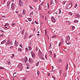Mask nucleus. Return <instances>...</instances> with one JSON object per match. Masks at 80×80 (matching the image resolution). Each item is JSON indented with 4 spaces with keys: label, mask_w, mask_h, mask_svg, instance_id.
Returning <instances> with one entry per match:
<instances>
[{
    "label": "nucleus",
    "mask_w": 80,
    "mask_h": 80,
    "mask_svg": "<svg viewBox=\"0 0 80 80\" xmlns=\"http://www.w3.org/2000/svg\"><path fill=\"white\" fill-rule=\"evenodd\" d=\"M28 20L29 22H31L32 21V18H28Z\"/></svg>",
    "instance_id": "nucleus-19"
},
{
    "label": "nucleus",
    "mask_w": 80,
    "mask_h": 80,
    "mask_svg": "<svg viewBox=\"0 0 80 80\" xmlns=\"http://www.w3.org/2000/svg\"><path fill=\"white\" fill-rule=\"evenodd\" d=\"M60 73L61 74H62V70H60Z\"/></svg>",
    "instance_id": "nucleus-55"
},
{
    "label": "nucleus",
    "mask_w": 80,
    "mask_h": 80,
    "mask_svg": "<svg viewBox=\"0 0 80 80\" xmlns=\"http://www.w3.org/2000/svg\"><path fill=\"white\" fill-rule=\"evenodd\" d=\"M74 22L75 23H78V21H77V20L74 21Z\"/></svg>",
    "instance_id": "nucleus-37"
},
{
    "label": "nucleus",
    "mask_w": 80,
    "mask_h": 80,
    "mask_svg": "<svg viewBox=\"0 0 80 80\" xmlns=\"http://www.w3.org/2000/svg\"><path fill=\"white\" fill-rule=\"evenodd\" d=\"M30 15H33V12H31L30 13Z\"/></svg>",
    "instance_id": "nucleus-47"
},
{
    "label": "nucleus",
    "mask_w": 80,
    "mask_h": 80,
    "mask_svg": "<svg viewBox=\"0 0 80 80\" xmlns=\"http://www.w3.org/2000/svg\"><path fill=\"white\" fill-rule=\"evenodd\" d=\"M66 1H64L62 2V3H63V4H64V5H65V4L66 3Z\"/></svg>",
    "instance_id": "nucleus-28"
},
{
    "label": "nucleus",
    "mask_w": 80,
    "mask_h": 80,
    "mask_svg": "<svg viewBox=\"0 0 80 80\" xmlns=\"http://www.w3.org/2000/svg\"><path fill=\"white\" fill-rule=\"evenodd\" d=\"M47 30H45V35H47Z\"/></svg>",
    "instance_id": "nucleus-44"
},
{
    "label": "nucleus",
    "mask_w": 80,
    "mask_h": 80,
    "mask_svg": "<svg viewBox=\"0 0 80 80\" xmlns=\"http://www.w3.org/2000/svg\"><path fill=\"white\" fill-rule=\"evenodd\" d=\"M38 65H39V62H38L37 63H36V67H38Z\"/></svg>",
    "instance_id": "nucleus-23"
},
{
    "label": "nucleus",
    "mask_w": 80,
    "mask_h": 80,
    "mask_svg": "<svg viewBox=\"0 0 80 80\" xmlns=\"http://www.w3.org/2000/svg\"><path fill=\"white\" fill-rule=\"evenodd\" d=\"M37 35L38 36H39V35H40V34H37Z\"/></svg>",
    "instance_id": "nucleus-64"
},
{
    "label": "nucleus",
    "mask_w": 80,
    "mask_h": 80,
    "mask_svg": "<svg viewBox=\"0 0 80 80\" xmlns=\"http://www.w3.org/2000/svg\"><path fill=\"white\" fill-rule=\"evenodd\" d=\"M15 45V46H16V47H18V45H17V44L16 43H14Z\"/></svg>",
    "instance_id": "nucleus-46"
},
{
    "label": "nucleus",
    "mask_w": 80,
    "mask_h": 80,
    "mask_svg": "<svg viewBox=\"0 0 80 80\" xmlns=\"http://www.w3.org/2000/svg\"><path fill=\"white\" fill-rule=\"evenodd\" d=\"M11 3V1H10L7 2V6H9V5H10V4Z\"/></svg>",
    "instance_id": "nucleus-12"
},
{
    "label": "nucleus",
    "mask_w": 80,
    "mask_h": 80,
    "mask_svg": "<svg viewBox=\"0 0 80 80\" xmlns=\"http://www.w3.org/2000/svg\"><path fill=\"white\" fill-rule=\"evenodd\" d=\"M3 36V34H2L1 35H0V37H2Z\"/></svg>",
    "instance_id": "nucleus-50"
},
{
    "label": "nucleus",
    "mask_w": 80,
    "mask_h": 80,
    "mask_svg": "<svg viewBox=\"0 0 80 80\" xmlns=\"http://www.w3.org/2000/svg\"><path fill=\"white\" fill-rule=\"evenodd\" d=\"M38 55H39V56H40V58H41V59H42V60H44V58L43 57V56H42L41 55L40 56V52H39Z\"/></svg>",
    "instance_id": "nucleus-10"
},
{
    "label": "nucleus",
    "mask_w": 80,
    "mask_h": 80,
    "mask_svg": "<svg viewBox=\"0 0 80 80\" xmlns=\"http://www.w3.org/2000/svg\"><path fill=\"white\" fill-rule=\"evenodd\" d=\"M41 18H44V16H42Z\"/></svg>",
    "instance_id": "nucleus-53"
},
{
    "label": "nucleus",
    "mask_w": 80,
    "mask_h": 80,
    "mask_svg": "<svg viewBox=\"0 0 80 80\" xmlns=\"http://www.w3.org/2000/svg\"><path fill=\"white\" fill-rule=\"evenodd\" d=\"M58 61L59 62V63H61V62H62V60L59 59Z\"/></svg>",
    "instance_id": "nucleus-15"
},
{
    "label": "nucleus",
    "mask_w": 80,
    "mask_h": 80,
    "mask_svg": "<svg viewBox=\"0 0 80 80\" xmlns=\"http://www.w3.org/2000/svg\"><path fill=\"white\" fill-rule=\"evenodd\" d=\"M75 17L76 18H78L80 17V15L78 14H76L75 15Z\"/></svg>",
    "instance_id": "nucleus-11"
},
{
    "label": "nucleus",
    "mask_w": 80,
    "mask_h": 80,
    "mask_svg": "<svg viewBox=\"0 0 80 80\" xmlns=\"http://www.w3.org/2000/svg\"><path fill=\"white\" fill-rule=\"evenodd\" d=\"M55 3H57V0H55Z\"/></svg>",
    "instance_id": "nucleus-58"
},
{
    "label": "nucleus",
    "mask_w": 80,
    "mask_h": 80,
    "mask_svg": "<svg viewBox=\"0 0 80 80\" xmlns=\"http://www.w3.org/2000/svg\"><path fill=\"white\" fill-rule=\"evenodd\" d=\"M50 76V73H49L48 74V76Z\"/></svg>",
    "instance_id": "nucleus-56"
},
{
    "label": "nucleus",
    "mask_w": 80,
    "mask_h": 80,
    "mask_svg": "<svg viewBox=\"0 0 80 80\" xmlns=\"http://www.w3.org/2000/svg\"><path fill=\"white\" fill-rule=\"evenodd\" d=\"M11 8L12 10H13V9L15 8V3H14L13 2L12 3L11 5Z\"/></svg>",
    "instance_id": "nucleus-6"
},
{
    "label": "nucleus",
    "mask_w": 80,
    "mask_h": 80,
    "mask_svg": "<svg viewBox=\"0 0 80 80\" xmlns=\"http://www.w3.org/2000/svg\"><path fill=\"white\" fill-rule=\"evenodd\" d=\"M32 25H34L35 22H32Z\"/></svg>",
    "instance_id": "nucleus-60"
},
{
    "label": "nucleus",
    "mask_w": 80,
    "mask_h": 80,
    "mask_svg": "<svg viewBox=\"0 0 80 80\" xmlns=\"http://www.w3.org/2000/svg\"><path fill=\"white\" fill-rule=\"evenodd\" d=\"M29 8L30 9H31L32 10V9H33V8L31 6L29 7Z\"/></svg>",
    "instance_id": "nucleus-40"
},
{
    "label": "nucleus",
    "mask_w": 80,
    "mask_h": 80,
    "mask_svg": "<svg viewBox=\"0 0 80 80\" xmlns=\"http://www.w3.org/2000/svg\"><path fill=\"white\" fill-rule=\"evenodd\" d=\"M48 4V7H49V4H48V3H47Z\"/></svg>",
    "instance_id": "nucleus-62"
},
{
    "label": "nucleus",
    "mask_w": 80,
    "mask_h": 80,
    "mask_svg": "<svg viewBox=\"0 0 80 80\" xmlns=\"http://www.w3.org/2000/svg\"><path fill=\"white\" fill-rule=\"evenodd\" d=\"M33 1L34 2H38V0H33Z\"/></svg>",
    "instance_id": "nucleus-49"
},
{
    "label": "nucleus",
    "mask_w": 80,
    "mask_h": 80,
    "mask_svg": "<svg viewBox=\"0 0 80 80\" xmlns=\"http://www.w3.org/2000/svg\"><path fill=\"white\" fill-rule=\"evenodd\" d=\"M18 17H22V15L21 14H19L18 15Z\"/></svg>",
    "instance_id": "nucleus-29"
},
{
    "label": "nucleus",
    "mask_w": 80,
    "mask_h": 80,
    "mask_svg": "<svg viewBox=\"0 0 80 80\" xmlns=\"http://www.w3.org/2000/svg\"><path fill=\"white\" fill-rule=\"evenodd\" d=\"M26 65H27V66H29V63H28L26 64Z\"/></svg>",
    "instance_id": "nucleus-52"
},
{
    "label": "nucleus",
    "mask_w": 80,
    "mask_h": 80,
    "mask_svg": "<svg viewBox=\"0 0 80 80\" xmlns=\"http://www.w3.org/2000/svg\"><path fill=\"white\" fill-rule=\"evenodd\" d=\"M38 10H41V7H40V5L39 6Z\"/></svg>",
    "instance_id": "nucleus-33"
},
{
    "label": "nucleus",
    "mask_w": 80,
    "mask_h": 80,
    "mask_svg": "<svg viewBox=\"0 0 80 80\" xmlns=\"http://www.w3.org/2000/svg\"><path fill=\"white\" fill-rule=\"evenodd\" d=\"M25 50H26V52H28V48H26Z\"/></svg>",
    "instance_id": "nucleus-35"
},
{
    "label": "nucleus",
    "mask_w": 80,
    "mask_h": 80,
    "mask_svg": "<svg viewBox=\"0 0 80 80\" xmlns=\"http://www.w3.org/2000/svg\"><path fill=\"white\" fill-rule=\"evenodd\" d=\"M33 37V35H31L29 36V38H31V37Z\"/></svg>",
    "instance_id": "nucleus-41"
},
{
    "label": "nucleus",
    "mask_w": 80,
    "mask_h": 80,
    "mask_svg": "<svg viewBox=\"0 0 80 80\" xmlns=\"http://www.w3.org/2000/svg\"><path fill=\"white\" fill-rule=\"evenodd\" d=\"M72 3L71 2L67 5L66 8L68 9L72 7Z\"/></svg>",
    "instance_id": "nucleus-1"
},
{
    "label": "nucleus",
    "mask_w": 80,
    "mask_h": 80,
    "mask_svg": "<svg viewBox=\"0 0 80 80\" xmlns=\"http://www.w3.org/2000/svg\"><path fill=\"white\" fill-rule=\"evenodd\" d=\"M16 75H17V73H14L13 74V76H14V77H16Z\"/></svg>",
    "instance_id": "nucleus-31"
},
{
    "label": "nucleus",
    "mask_w": 80,
    "mask_h": 80,
    "mask_svg": "<svg viewBox=\"0 0 80 80\" xmlns=\"http://www.w3.org/2000/svg\"><path fill=\"white\" fill-rule=\"evenodd\" d=\"M18 50L20 52H22V49L20 48H19Z\"/></svg>",
    "instance_id": "nucleus-30"
},
{
    "label": "nucleus",
    "mask_w": 80,
    "mask_h": 80,
    "mask_svg": "<svg viewBox=\"0 0 80 80\" xmlns=\"http://www.w3.org/2000/svg\"><path fill=\"white\" fill-rule=\"evenodd\" d=\"M69 14L70 15H73V13L71 12H69Z\"/></svg>",
    "instance_id": "nucleus-36"
},
{
    "label": "nucleus",
    "mask_w": 80,
    "mask_h": 80,
    "mask_svg": "<svg viewBox=\"0 0 80 80\" xmlns=\"http://www.w3.org/2000/svg\"><path fill=\"white\" fill-rule=\"evenodd\" d=\"M77 6H78V5H77V4L76 3L75 4V5L74 6V8H77Z\"/></svg>",
    "instance_id": "nucleus-21"
},
{
    "label": "nucleus",
    "mask_w": 80,
    "mask_h": 80,
    "mask_svg": "<svg viewBox=\"0 0 80 80\" xmlns=\"http://www.w3.org/2000/svg\"><path fill=\"white\" fill-rule=\"evenodd\" d=\"M35 22L36 23V24H38V22H37L36 21H35Z\"/></svg>",
    "instance_id": "nucleus-48"
},
{
    "label": "nucleus",
    "mask_w": 80,
    "mask_h": 80,
    "mask_svg": "<svg viewBox=\"0 0 80 80\" xmlns=\"http://www.w3.org/2000/svg\"><path fill=\"white\" fill-rule=\"evenodd\" d=\"M24 62H25V63H27V62H28V58L27 57H25Z\"/></svg>",
    "instance_id": "nucleus-9"
},
{
    "label": "nucleus",
    "mask_w": 80,
    "mask_h": 80,
    "mask_svg": "<svg viewBox=\"0 0 80 80\" xmlns=\"http://www.w3.org/2000/svg\"><path fill=\"white\" fill-rule=\"evenodd\" d=\"M56 54L54 53V58H56Z\"/></svg>",
    "instance_id": "nucleus-38"
},
{
    "label": "nucleus",
    "mask_w": 80,
    "mask_h": 80,
    "mask_svg": "<svg viewBox=\"0 0 80 80\" xmlns=\"http://www.w3.org/2000/svg\"><path fill=\"white\" fill-rule=\"evenodd\" d=\"M15 43H16L17 44H18V42H17L16 40L15 41Z\"/></svg>",
    "instance_id": "nucleus-39"
},
{
    "label": "nucleus",
    "mask_w": 80,
    "mask_h": 80,
    "mask_svg": "<svg viewBox=\"0 0 80 80\" xmlns=\"http://www.w3.org/2000/svg\"><path fill=\"white\" fill-rule=\"evenodd\" d=\"M18 68H19L20 70H22L23 69V66H22V64H19L18 65Z\"/></svg>",
    "instance_id": "nucleus-4"
},
{
    "label": "nucleus",
    "mask_w": 80,
    "mask_h": 80,
    "mask_svg": "<svg viewBox=\"0 0 80 80\" xmlns=\"http://www.w3.org/2000/svg\"><path fill=\"white\" fill-rule=\"evenodd\" d=\"M68 63H67V65L66 67V68H65L66 70H67L68 69Z\"/></svg>",
    "instance_id": "nucleus-17"
},
{
    "label": "nucleus",
    "mask_w": 80,
    "mask_h": 80,
    "mask_svg": "<svg viewBox=\"0 0 80 80\" xmlns=\"http://www.w3.org/2000/svg\"><path fill=\"white\" fill-rule=\"evenodd\" d=\"M51 20L52 22H54V23H55V22H56V20H55V19L53 16H52L51 18Z\"/></svg>",
    "instance_id": "nucleus-5"
},
{
    "label": "nucleus",
    "mask_w": 80,
    "mask_h": 80,
    "mask_svg": "<svg viewBox=\"0 0 80 80\" xmlns=\"http://www.w3.org/2000/svg\"><path fill=\"white\" fill-rule=\"evenodd\" d=\"M67 45H70V44H71V43L70 42H68V43H67V41H65Z\"/></svg>",
    "instance_id": "nucleus-26"
},
{
    "label": "nucleus",
    "mask_w": 80,
    "mask_h": 80,
    "mask_svg": "<svg viewBox=\"0 0 80 80\" xmlns=\"http://www.w3.org/2000/svg\"><path fill=\"white\" fill-rule=\"evenodd\" d=\"M8 65H9L10 63H11V62L10 61H8L7 62Z\"/></svg>",
    "instance_id": "nucleus-32"
},
{
    "label": "nucleus",
    "mask_w": 80,
    "mask_h": 80,
    "mask_svg": "<svg viewBox=\"0 0 80 80\" xmlns=\"http://www.w3.org/2000/svg\"><path fill=\"white\" fill-rule=\"evenodd\" d=\"M59 14H60V13H61V10L59 9Z\"/></svg>",
    "instance_id": "nucleus-43"
},
{
    "label": "nucleus",
    "mask_w": 80,
    "mask_h": 80,
    "mask_svg": "<svg viewBox=\"0 0 80 80\" xmlns=\"http://www.w3.org/2000/svg\"><path fill=\"white\" fill-rule=\"evenodd\" d=\"M49 53H50L51 55H52V51H49Z\"/></svg>",
    "instance_id": "nucleus-51"
},
{
    "label": "nucleus",
    "mask_w": 80,
    "mask_h": 80,
    "mask_svg": "<svg viewBox=\"0 0 80 80\" xmlns=\"http://www.w3.org/2000/svg\"><path fill=\"white\" fill-rule=\"evenodd\" d=\"M37 73L38 75H40V72H39V71H38V70L37 71Z\"/></svg>",
    "instance_id": "nucleus-20"
},
{
    "label": "nucleus",
    "mask_w": 80,
    "mask_h": 80,
    "mask_svg": "<svg viewBox=\"0 0 80 80\" xmlns=\"http://www.w3.org/2000/svg\"><path fill=\"white\" fill-rule=\"evenodd\" d=\"M19 0L20 7H22V6H23V2H22L21 0Z\"/></svg>",
    "instance_id": "nucleus-3"
},
{
    "label": "nucleus",
    "mask_w": 80,
    "mask_h": 80,
    "mask_svg": "<svg viewBox=\"0 0 80 80\" xmlns=\"http://www.w3.org/2000/svg\"><path fill=\"white\" fill-rule=\"evenodd\" d=\"M66 40L67 41V42H69V41H70V36H68L66 38Z\"/></svg>",
    "instance_id": "nucleus-8"
},
{
    "label": "nucleus",
    "mask_w": 80,
    "mask_h": 80,
    "mask_svg": "<svg viewBox=\"0 0 80 80\" xmlns=\"http://www.w3.org/2000/svg\"><path fill=\"white\" fill-rule=\"evenodd\" d=\"M53 0H51V2H50V4L51 5H52L53 3Z\"/></svg>",
    "instance_id": "nucleus-16"
},
{
    "label": "nucleus",
    "mask_w": 80,
    "mask_h": 80,
    "mask_svg": "<svg viewBox=\"0 0 80 80\" xmlns=\"http://www.w3.org/2000/svg\"><path fill=\"white\" fill-rule=\"evenodd\" d=\"M12 40L10 39H8L7 40L8 45H10V44H11V43H12Z\"/></svg>",
    "instance_id": "nucleus-7"
},
{
    "label": "nucleus",
    "mask_w": 80,
    "mask_h": 80,
    "mask_svg": "<svg viewBox=\"0 0 80 80\" xmlns=\"http://www.w3.org/2000/svg\"><path fill=\"white\" fill-rule=\"evenodd\" d=\"M19 46H20V47H21V48H22V44H20L19 45Z\"/></svg>",
    "instance_id": "nucleus-54"
},
{
    "label": "nucleus",
    "mask_w": 80,
    "mask_h": 80,
    "mask_svg": "<svg viewBox=\"0 0 80 80\" xmlns=\"http://www.w3.org/2000/svg\"><path fill=\"white\" fill-rule=\"evenodd\" d=\"M22 14L23 15H25V10H23Z\"/></svg>",
    "instance_id": "nucleus-13"
},
{
    "label": "nucleus",
    "mask_w": 80,
    "mask_h": 80,
    "mask_svg": "<svg viewBox=\"0 0 80 80\" xmlns=\"http://www.w3.org/2000/svg\"><path fill=\"white\" fill-rule=\"evenodd\" d=\"M62 42H59V47H60V45H62Z\"/></svg>",
    "instance_id": "nucleus-24"
},
{
    "label": "nucleus",
    "mask_w": 80,
    "mask_h": 80,
    "mask_svg": "<svg viewBox=\"0 0 80 80\" xmlns=\"http://www.w3.org/2000/svg\"><path fill=\"white\" fill-rule=\"evenodd\" d=\"M75 28V27L74 26H72V30H74Z\"/></svg>",
    "instance_id": "nucleus-25"
},
{
    "label": "nucleus",
    "mask_w": 80,
    "mask_h": 80,
    "mask_svg": "<svg viewBox=\"0 0 80 80\" xmlns=\"http://www.w3.org/2000/svg\"><path fill=\"white\" fill-rule=\"evenodd\" d=\"M16 13H18V11H16Z\"/></svg>",
    "instance_id": "nucleus-57"
},
{
    "label": "nucleus",
    "mask_w": 80,
    "mask_h": 80,
    "mask_svg": "<svg viewBox=\"0 0 80 80\" xmlns=\"http://www.w3.org/2000/svg\"><path fill=\"white\" fill-rule=\"evenodd\" d=\"M52 78H54V79H55V77H54L53 76H52Z\"/></svg>",
    "instance_id": "nucleus-59"
},
{
    "label": "nucleus",
    "mask_w": 80,
    "mask_h": 80,
    "mask_svg": "<svg viewBox=\"0 0 80 80\" xmlns=\"http://www.w3.org/2000/svg\"><path fill=\"white\" fill-rule=\"evenodd\" d=\"M28 48H29V50H30V51L31 50H32V48H31V47H28Z\"/></svg>",
    "instance_id": "nucleus-27"
},
{
    "label": "nucleus",
    "mask_w": 80,
    "mask_h": 80,
    "mask_svg": "<svg viewBox=\"0 0 80 80\" xmlns=\"http://www.w3.org/2000/svg\"><path fill=\"white\" fill-rule=\"evenodd\" d=\"M57 37V35H55L54 36H52V38H55V37Z\"/></svg>",
    "instance_id": "nucleus-34"
},
{
    "label": "nucleus",
    "mask_w": 80,
    "mask_h": 80,
    "mask_svg": "<svg viewBox=\"0 0 80 80\" xmlns=\"http://www.w3.org/2000/svg\"><path fill=\"white\" fill-rule=\"evenodd\" d=\"M16 25V24L15 23H12V27H13V26H14L15 25Z\"/></svg>",
    "instance_id": "nucleus-22"
},
{
    "label": "nucleus",
    "mask_w": 80,
    "mask_h": 80,
    "mask_svg": "<svg viewBox=\"0 0 80 80\" xmlns=\"http://www.w3.org/2000/svg\"><path fill=\"white\" fill-rule=\"evenodd\" d=\"M15 57V54H12V57H11V58H13Z\"/></svg>",
    "instance_id": "nucleus-18"
},
{
    "label": "nucleus",
    "mask_w": 80,
    "mask_h": 80,
    "mask_svg": "<svg viewBox=\"0 0 80 80\" xmlns=\"http://www.w3.org/2000/svg\"><path fill=\"white\" fill-rule=\"evenodd\" d=\"M31 54L32 55V57L33 58H35V53L33 51H31Z\"/></svg>",
    "instance_id": "nucleus-2"
},
{
    "label": "nucleus",
    "mask_w": 80,
    "mask_h": 80,
    "mask_svg": "<svg viewBox=\"0 0 80 80\" xmlns=\"http://www.w3.org/2000/svg\"><path fill=\"white\" fill-rule=\"evenodd\" d=\"M23 33H24V31H22V32H21L22 35H23Z\"/></svg>",
    "instance_id": "nucleus-42"
},
{
    "label": "nucleus",
    "mask_w": 80,
    "mask_h": 80,
    "mask_svg": "<svg viewBox=\"0 0 80 80\" xmlns=\"http://www.w3.org/2000/svg\"><path fill=\"white\" fill-rule=\"evenodd\" d=\"M2 17L3 18H5V16H2Z\"/></svg>",
    "instance_id": "nucleus-61"
},
{
    "label": "nucleus",
    "mask_w": 80,
    "mask_h": 80,
    "mask_svg": "<svg viewBox=\"0 0 80 80\" xmlns=\"http://www.w3.org/2000/svg\"><path fill=\"white\" fill-rule=\"evenodd\" d=\"M27 33L26 32L25 35V37H27Z\"/></svg>",
    "instance_id": "nucleus-45"
},
{
    "label": "nucleus",
    "mask_w": 80,
    "mask_h": 80,
    "mask_svg": "<svg viewBox=\"0 0 80 80\" xmlns=\"http://www.w3.org/2000/svg\"><path fill=\"white\" fill-rule=\"evenodd\" d=\"M45 57L46 59H47V55L45 54Z\"/></svg>",
    "instance_id": "nucleus-63"
},
{
    "label": "nucleus",
    "mask_w": 80,
    "mask_h": 80,
    "mask_svg": "<svg viewBox=\"0 0 80 80\" xmlns=\"http://www.w3.org/2000/svg\"><path fill=\"white\" fill-rule=\"evenodd\" d=\"M6 42V40H4L3 41H2L1 42V44H3L4 43H5Z\"/></svg>",
    "instance_id": "nucleus-14"
}]
</instances>
